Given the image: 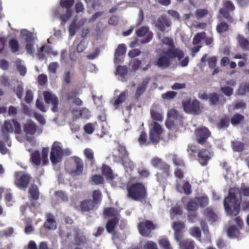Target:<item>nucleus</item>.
Returning a JSON list of instances; mask_svg holds the SVG:
<instances>
[{
    "mask_svg": "<svg viewBox=\"0 0 249 249\" xmlns=\"http://www.w3.org/2000/svg\"><path fill=\"white\" fill-rule=\"evenodd\" d=\"M249 196V186L242 185L239 188H231L228 196L224 200V207L227 214L237 215L240 211L241 196Z\"/></svg>",
    "mask_w": 249,
    "mask_h": 249,
    "instance_id": "1",
    "label": "nucleus"
},
{
    "mask_svg": "<svg viewBox=\"0 0 249 249\" xmlns=\"http://www.w3.org/2000/svg\"><path fill=\"white\" fill-rule=\"evenodd\" d=\"M103 195L99 189L92 192V199H86L81 201L79 207L82 213L90 212L96 210L102 200Z\"/></svg>",
    "mask_w": 249,
    "mask_h": 249,
    "instance_id": "2",
    "label": "nucleus"
},
{
    "mask_svg": "<svg viewBox=\"0 0 249 249\" xmlns=\"http://www.w3.org/2000/svg\"><path fill=\"white\" fill-rule=\"evenodd\" d=\"M0 132L3 138L7 145L10 147L11 142H8L9 139V133L13 132L17 134L21 133V126L17 120L13 119L11 120L5 121L0 128Z\"/></svg>",
    "mask_w": 249,
    "mask_h": 249,
    "instance_id": "3",
    "label": "nucleus"
},
{
    "mask_svg": "<svg viewBox=\"0 0 249 249\" xmlns=\"http://www.w3.org/2000/svg\"><path fill=\"white\" fill-rule=\"evenodd\" d=\"M127 197L137 201H142L147 196L146 189L142 183L132 184L127 188Z\"/></svg>",
    "mask_w": 249,
    "mask_h": 249,
    "instance_id": "4",
    "label": "nucleus"
},
{
    "mask_svg": "<svg viewBox=\"0 0 249 249\" xmlns=\"http://www.w3.org/2000/svg\"><path fill=\"white\" fill-rule=\"evenodd\" d=\"M71 162L69 169V173L72 177L80 176L83 174L84 163L83 160L76 156L71 158Z\"/></svg>",
    "mask_w": 249,
    "mask_h": 249,
    "instance_id": "5",
    "label": "nucleus"
},
{
    "mask_svg": "<svg viewBox=\"0 0 249 249\" xmlns=\"http://www.w3.org/2000/svg\"><path fill=\"white\" fill-rule=\"evenodd\" d=\"M63 157V149L61 143L55 141L51 146L50 159L53 165L61 162Z\"/></svg>",
    "mask_w": 249,
    "mask_h": 249,
    "instance_id": "6",
    "label": "nucleus"
},
{
    "mask_svg": "<svg viewBox=\"0 0 249 249\" xmlns=\"http://www.w3.org/2000/svg\"><path fill=\"white\" fill-rule=\"evenodd\" d=\"M139 233L143 237H150L151 232L158 228V225L154 223L152 221L144 220L140 222L137 226Z\"/></svg>",
    "mask_w": 249,
    "mask_h": 249,
    "instance_id": "7",
    "label": "nucleus"
},
{
    "mask_svg": "<svg viewBox=\"0 0 249 249\" xmlns=\"http://www.w3.org/2000/svg\"><path fill=\"white\" fill-rule=\"evenodd\" d=\"M182 107L185 112L193 114H198L200 111V104L197 99H186L182 101Z\"/></svg>",
    "mask_w": 249,
    "mask_h": 249,
    "instance_id": "8",
    "label": "nucleus"
},
{
    "mask_svg": "<svg viewBox=\"0 0 249 249\" xmlns=\"http://www.w3.org/2000/svg\"><path fill=\"white\" fill-rule=\"evenodd\" d=\"M211 133L206 127H202L196 129L195 131V141L201 145H208V139L210 137Z\"/></svg>",
    "mask_w": 249,
    "mask_h": 249,
    "instance_id": "9",
    "label": "nucleus"
},
{
    "mask_svg": "<svg viewBox=\"0 0 249 249\" xmlns=\"http://www.w3.org/2000/svg\"><path fill=\"white\" fill-rule=\"evenodd\" d=\"M149 126V140L152 143H158L162 133L161 126L157 122H154Z\"/></svg>",
    "mask_w": 249,
    "mask_h": 249,
    "instance_id": "10",
    "label": "nucleus"
},
{
    "mask_svg": "<svg viewBox=\"0 0 249 249\" xmlns=\"http://www.w3.org/2000/svg\"><path fill=\"white\" fill-rule=\"evenodd\" d=\"M233 221L236 225L230 226L227 230L228 236L231 238H237L240 236V231L243 228L244 222L240 216H237L233 219Z\"/></svg>",
    "mask_w": 249,
    "mask_h": 249,
    "instance_id": "11",
    "label": "nucleus"
},
{
    "mask_svg": "<svg viewBox=\"0 0 249 249\" xmlns=\"http://www.w3.org/2000/svg\"><path fill=\"white\" fill-rule=\"evenodd\" d=\"M19 172H16L14 174L15 184L20 189L25 190L29 186L32 177L28 174H22L19 176Z\"/></svg>",
    "mask_w": 249,
    "mask_h": 249,
    "instance_id": "12",
    "label": "nucleus"
},
{
    "mask_svg": "<svg viewBox=\"0 0 249 249\" xmlns=\"http://www.w3.org/2000/svg\"><path fill=\"white\" fill-rule=\"evenodd\" d=\"M118 155H113L114 160L124 164L128 160L129 154L126 147L122 144H119L117 146Z\"/></svg>",
    "mask_w": 249,
    "mask_h": 249,
    "instance_id": "13",
    "label": "nucleus"
},
{
    "mask_svg": "<svg viewBox=\"0 0 249 249\" xmlns=\"http://www.w3.org/2000/svg\"><path fill=\"white\" fill-rule=\"evenodd\" d=\"M213 152L206 148L199 150L197 153V160L202 166H206L213 156Z\"/></svg>",
    "mask_w": 249,
    "mask_h": 249,
    "instance_id": "14",
    "label": "nucleus"
},
{
    "mask_svg": "<svg viewBox=\"0 0 249 249\" xmlns=\"http://www.w3.org/2000/svg\"><path fill=\"white\" fill-rule=\"evenodd\" d=\"M23 131L26 137L35 135L36 132L38 133H41L39 127L31 120H28L23 125Z\"/></svg>",
    "mask_w": 249,
    "mask_h": 249,
    "instance_id": "15",
    "label": "nucleus"
},
{
    "mask_svg": "<svg viewBox=\"0 0 249 249\" xmlns=\"http://www.w3.org/2000/svg\"><path fill=\"white\" fill-rule=\"evenodd\" d=\"M149 28L147 26H143L140 28L136 30L135 33L139 37H142L146 35L144 38L141 40L142 44H145L150 42L153 37V34L152 32H149Z\"/></svg>",
    "mask_w": 249,
    "mask_h": 249,
    "instance_id": "16",
    "label": "nucleus"
},
{
    "mask_svg": "<svg viewBox=\"0 0 249 249\" xmlns=\"http://www.w3.org/2000/svg\"><path fill=\"white\" fill-rule=\"evenodd\" d=\"M163 53L167 55L169 59L177 58L178 61H180L184 56V52L179 48L171 47L168 48Z\"/></svg>",
    "mask_w": 249,
    "mask_h": 249,
    "instance_id": "17",
    "label": "nucleus"
},
{
    "mask_svg": "<svg viewBox=\"0 0 249 249\" xmlns=\"http://www.w3.org/2000/svg\"><path fill=\"white\" fill-rule=\"evenodd\" d=\"M185 225L182 222L176 221L172 224V228L174 231V237L176 241H179L182 238V231Z\"/></svg>",
    "mask_w": 249,
    "mask_h": 249,
    "instance_id": "18",
    "label": "nucleus"
},
{
    "mask_svg": "<svg viewBox=\"0 0 249 249\" xmlns=\"http://www.w3.org/2000/svg\"><path fill=\"white\" fill-rule=\"evenodd\" d=\"M44 98L45 102L47 104L51 103L53 105L52 110L53 112H55L57 110L58 100L57 97L52 94L49 91H45L43 93Z\"/></svg>",
    "mask_w": 249,
    "mask_h": 249,
    "instance_id": "19",
    "label": "nucleus"
},
{
    "mask_svg": "<svg viewBox=\"0 0 249 249\" xmlns=\"http://www.w3.org/2000/svg\"><path fill=\"white\" fill-rule=\"evenodd\" d=\"M226 86H221L220 90L226 96H231L233 94V87L236 85V82L233 79H229L225 82Z\"/></svg>",
    "mask_w": 249,
    "mask_h": 249,
    "instance_id": "20",
    "label": "nucleus"
},
{
    "mask_svg": "<svg viewBox=\"0 0 249 249\" xmlns=\"http://www.w3.org/2000/svg\"><path fill=\"white\" fill-rule=\"evenodd\" d=\"M171 64L170 60L167 55L161 54L154 62V65L159 68L165 69L168 68Z\"/></svg>",
    "mask_w": 249,
    "mask_h": 249,
    "instance_id": "21",
    "label": "nucleus"
},
{
    "mask_svg": "<svg viewBox=\"0 0 249 249\" xmlns=\"http://www.w3.org/2000/svg\"><path fill=\"white\" fill-rule=\"evenodd\" d=\"M150 115L154 122H162L163 115L161 108L159 106H154L150 109Z\"/></svg>",
    "mask_w": 249,
    "mask_h": 249,
    "instance_id": "22",
    "label": "nucleus"
},
{
    "mask_svg": "<svg viewBox=\"0 0 249 249\" xmlns=\"http://www.w3.org/2000/svg\"><path fill=\"white\" fill-rule=\"evenodd\" d=\"M200 98L204 100L208 99L211 105H217L219 102V95L216 92H213L209 94L204 92L201 95Z\"/></svg>",
    "mask_w": 249,
    "mask_h": 249,
    "instance_id": "23",
    "label": "nucleus"
},
{
    "mask_svg": "<svg viewBox=\"0 0 249 249\" xmlns=\"http://www.w3.org/2000/svg\"><path fill=\"white\" fill-rule=\"evenodd\" d=\"M150 79V77L148 76L144 78L141 84L138 86L135 93V97L136 99H138L140 96L144 92Z\"/></svg>",
    "mask_w": 249,
    "mask_h": 249,
    "instance_id": "24",
    "label": "nucleus"
},
{
    "mask_svg": "<svg viewBox=\"0 0 249 249\" xmlns=\"http://www.w3.org/2000/svg\"><path fill=\"white\" fill-rule=\"evenodd\" d=\"M46 220L44 224V227L48 230H55L57 228V224L53 214L48 213L46 214Z\"/></svg>",
    "mask_w": 249,
    "mask_h": 249,
    "instance_id": "25",
    "label": "nucleus"
},
{
    "mask_svg": "<svg viewBox=\"0 0 249 249\" xmlns=\"http://www.w3.org/2000/svg\"><path fill=\"white\" fill-rule=\"evenodd\" d=\"M155 25L160 31L164 32L166 27H169L170 26V23L165 17L162 16L158 19Z\"/></svg>",
    "mask_w": 249,
    "mask_h": 249,
    "instance_id": "26",
    "label": "nucleus"
},
{
    "mask_svg": "<svg viewBox=\"0 0 249 249\" xmlns=\"http://www.w3.org/2000/svg\"><path fill=\"white\" fill-rule=\"evenodd\" d=\"M230 118L228 115H224L219 119L216 124L218 129H224L228 128L230 124Z\"/></svg>",
    "mask_w": 249,
    "mask_h": 249,
    "instance_id": "27",
    "label": "nucleus"
},
{
    "mask_svg": "<svg viewBox=\"0 0 249 249\" xmlns=\"http://www.w3.org/2000/svg\"><path fill=\"white\" fill-rule=\"evenodd\" d=\"M119 221V217H113L109 219L106 226L107 231L109 233H115V229Z\"/></svg>",
    "mask_w": 249,
    "mask_h": 249,
    "instance_id": "28",
    "label": "nucleus"
},
{
    "mask_svg": "<svg viewBox=\"0 0 249 249\" xmlns=\"http://www.w3.org/2000/svg\"><path fill=\"white\" fill-rule=\"evenodd\" d=\"M84 155L86 158L87 164L92 166L95 163L93 150L90 148H86L84 151Z\"/></svg>",
    "mask_w": 249,
    "mask_h": 249,
    "instance_id": "29",
    "label": "nucleus"
},
{
    "mask_svg": "<svg viewBox=\"0 0 249 249\" xmlns=\"http://www.w3.org/2000/svg\"><path fill=\"white\" fill-rule=\"evenodd\" d=\"M177 241L178 242L180 249H195V242L192 239H180Z\"/></svg>",
    "mask_w": 249,
    "mask_h": 249,
    "instance_id": "30",
    "label": "nucleus"
},
{
    "mask_svg": "<svg viewBox=\"0 0 249 249\" xmlns=\"http://www.w3.org/2000/svg\"><path fill=\"white\" fill-rule=\"evenodd\" d=\"M102 173L107 179L112 180L114 179L115 177L111 168L106 165H103L102 167Z\"/></svg>",
    "mask_w": 249,
    "mask_h": 249,
    "instance_id": "31",
    "label": "nucleus"
},
{
    "mask_svg": "<svg viewBox=\"0 0 249 249\" xmlns=\"http://www.w3.org/2000/svg\"><path fill=\"white\" fill-rule=\"evenodd\" d=\"M104 215L108 217H119V213L116 208L114 207H107L105 208L103 211Z\"/></svg>",
    "mask_w": 249,
    "mask_h": 249,
    "instance_id": "32",
    "label": "nucleus"
},
{
    "mask_svg": "<svg viewBox=\"0 0 249 249\" xmlns=\"http://www.w3.org/2000/svg\"><path fill=\"white\" fill-rule=\"evenodd\" d=\"M208 54L205 53L203 55L202 58H201V62L202 63H205L208 61V66L210 69L214 68L215 67L216 64L217 63V58L215 56H213L210 57L207 59Z\"/></svg>",
    "mask_w": 249,
    "mask_h": 249,
    "instance_id": "33",
    "label": "nucleus"
},
{
    "mask_svg": "<svg viewBox=\"0 0 249 249\" xmlns=\"http://www.w3.org/2000/svg\"><path fill=\"white\" fill-rule=\"evenodd\" d=\"M244 119L245 117L243 115L236 113L230 118V122L233 126H235L240 124Z\"/></svg>",
    "mask_w": 249,
    "mask_h": 249,
    "instance_id": "34",
    "label": "nucleus"
},
{
    "mask_svg": "<svg viewBox=\"0 0 249 249\" xmlns=\"http://www.w3.org/2000/svg\"><path fill=\"white\" fill-rule=\"evenodd\" d=\"M29 194L31 198L36 200L39 197V191L38 187L36 184H32L29 189Z\"/></svg>",
    "mask_w": 249,
    "mask_h": 249,
    "instance_id": "35",
    "label": "nucleus"
},
{
    "mask_svg": "<svg viewBox=\"0 0 249 249\" xmlns=\"http://www.w3.org/2000/svg\"><path fill=\"white\" fill-rule=\"evenodd\" d=\"M204 214L209 221L214 222L217 219V216L214 211L209 207L205 209Z\"/></svg>",
    "mask_w": 249,
    "mask_h": 249,
    "instance_id": "36",
    "label": "nucleus"
},
{
    "mask_svg": "<svg viewBox=\"0 0 249 249\" xmlns=\"http://www.w3.org/2000/svg\"><path fill=\"white\" fill-rule=\"evenodd\" d=\"M231 145L234 152H241L245 149V143L238 141H233L231 142Z\"/></svg>",
    "mask_w": 249,
    "mask_h": 249,
    "instance_id": "37",
    "label": "nucleus"
},
{
    "mask_svg": "<svg viewBox=\"0 0 249 249\" xmlns=\"http://www.w3.org/2000/svg\"><path fill=\"white\" fill-rule=\"evenodd\" d=\"M239 46L245 50H249V42L242 35H239L237 37Z\"/></svg>",
    "mask_w": 249,
    "mask_h": 249,
    "instance_id": "38",
    "label": "nucleus"
},
{
    "mask_svg": "<svg viewBox=\"0 0 249 249\" xmlns=\"http://www.w3.org/2000/svg\"><path fill=\"white\" fill-rule=\"evenodd\" d=\"M9 46L13 53H17L19 51L18 42L15 38H13L9 41Z\"/></svg>",
    "mask_w": 249,
    "mask_h": 249,
    "instance_id": "39",
    "label": "nucleus"
},
{
    "mask_svg": "<svg viewBox=\"0 0 249 249\" xmlns=\"http://www.w3.org/2000/svg\"><path fill=\"white\" fill-rule=\"evenodd\" d=\"M195 199L198 204V206L199 205L200 207L203 208L207 206L209 202V198L206 195L196 197Z\"/></svg>",
    "mask_w": 249,
    "mask_h": 249,
    "instance_id": "40",
    "label": "nucleus"
},
{
    "mask_svg": "<svg viewBox=\"0 0 249 249\" xmlns=\"http://www.w3.org/2000/svg\"><path fill=\"white\" fill-rule=\"evenodd\" d=\"M74 3V0H61L60 5L62 8H66L67 11L72 12L71 7L73 6Z\"/></svg>",
    "mask_w": 249,
    "mask_h": 249,
    "instance_id": "41",
    "label": "nucleus"
},
{
    "mask_svg": "<svg viewBox=\"0 0 249 249\" xmlns=\"http://www.w3.org/2000/svg\"><path fill=\"white\" fill-rule=\"evenodd\" d=\"M229 28V25L224 21L220 22L217 25L216 30L219 34H222L227 32Z\"/></svg>",
    "mask_w": 249,
    "mask_h": 249,
    "instance_id": "42",
    "label": "nucleus"
},
{
    "mask_svg": "<svg viewBox=\"0 0 249 249\" xmlns=\"http://www.w3.org/2000/svg\"><path fill=\"white\" fill-rule=\"evenodd\" d=\"M126 92L124 91L122 92L118 96L113 104V106L115 107L116 109L118 108L119 105L121 104L125 101L126 98Z\"/></svg>",
    "mask_w": 249,
    "mask_h": 249,
    "instance_id": "43",
    "label": "nucleus"
},
{
    "mask_svg": "<svg viewBox=\"0 0 249 249\" xmlns=\"http://www.w3.org/2000/svg\"><path fill=\"white\" fill-rule=\"evenodd\" d=\"M31 160L32 162L36 166L40 164V154L38 150L35 151L31 154Z\"/></svg>",
    "mask_w": 249,
    "mask_h": 249,
    "instance_id": "44",
    "label": "nucleus"
},
{
    "mask_svg": "<svg viewBox=\"0 0 249 249\" xmlns=\"http://www.w3.org/2000/svg\"><path fill=\"white\" fill-rule=\"evenodd\" d=\"M126 51V47L124 44L118 45L115 52V59L117 60V57L125 54Z\"/></svg>",
    "mask_w": 249,
    "mask_h": 249,
    "instance_id": "45",
    "label": "nucleus"
},
{
    "mask_svg": "<svg viewBox=\"0 0 249 249\" xmlns=\"http://www.w3.org/2000/svg\"><path fill=\"white\" fill-rule=\"evenodd\" d=\"M21 62V60L18 59L15 61V65L20 75L24 76L27 73V69L25 66L22 65Z\"/></svg>",
    "mask_w": 249,
    "mask_h": 249,
    "instance_id": "46",
    "label": "nucleus"
},
{
    "mask_svg": "<svg viewBox=\"0 0 249 249\" xmlns=\"http://www.w3.org/2000/svg\"><path fill=\"white\" fill-rule=\"evenodd\" d=\"M138 142L140 145H148L151 142L147 140V135L145 131H142L141 132L140 135L138 139Z\"/></svg>",
    "mask_w": 249,
    "mask_h": 249,
    "instance_id": "47",
    "label": "nucleus"
},
{
    "mask_svg": "<svg viewBox=\"0 0 249 249\" xmlns=\"http://www.w3.org/2000/svg\"><path fill=\"white\" fill-rule=\"evenodd\" d=\"M198 149L196 145L193 144H189L187 147V151L189 156L191 158H195L196 153H198Z\"/></svg>",
    "mask_w": 249,
    "mask_h": 249,
    "instance_id": "48",
    "label": "nucleus"
},
{
    "mask_svg": "<svg viewBox=\"0 0 249 249\" xmlns=\"http://www.w3.org/2000/svg\"><path fill=\"white\" fill-rule=\"evenodd\" d=\"M172 161L176 166L182 167L185 166V163L182 158L177 154L173 155Z\"/></svg>",
    "mask_w": 249,
    "mask_h": 249,
    "instance_id": "49",
    "label": "nucleus"
},
{
    "mask_svg": "<svg viewBox=\"0 0 249 249\" xmlns=\"http://www.w3.org/2000/svg\"><path fill=\"white\" fill-rule=\"evenodd\" d=\"M159 244L163 249H173L167 237H163L159 241Z\"/></svg>",
    "mask_w": 249,
    "mask_h": 249,
    "instance_id": "50",
    "label": "nucleus"
},
{
    "mask_svg": "<svg viewBox=\"0 0 249 249\" xmlns=\"http://www.w3.org/2000/svg\"><path fill=\"white\" fill-rule=\"evenodd\" d=\"M69 110L72 114L73 119L79 118L81 109L78 107L74 105H71L69 108Z\"/></svg>",
    "mask_w": 249,
    "mask_h": 249,
    "instance_id": "51",
    "label": "nucleus"
},
{
    "mask_svg": "<svg viewBox=\"0 0 249 249\" xmlns=\"http://www.w3.org/2000/svg\"><path fill=\"white\" fill-rule=\"evenodd\" d=\"M209 14V11L207 9H198L195 15L197 19L199 20Z\"/></svg>",
    "mask_w": 249,
    "mask_h": 249,
    "instance_id": "52",
    "label": "nucleus"
},
{
    "mask_svg": "<svg viewBox=\"0 0 249 249\" xmlns=\"http://www.w3.org/2000/svg\"><path fill=\"white\" fill-rule=\"evenodd\" d=\"M206 33L204 32L198 33L195 35L193 39V44L194 45L198 44L202 39L205 37Z\"/></svg>",
    "mask_w": 249,
    "mask_h": 249,
    "instance_id": "53",
    "label": "nucleus"
},
{
    "mask_svg": "<svg viewBox=\"0 0 249 249\" xmlns=\"http://www.w3.org/2000/svg\"><path fill=\"white\" fill-rule=\"evenodd\" d=\"M79 94V89H75L69 91L65 94V97L67 100L71 101L75 98Z\"/></svg>",
    "mask_w": 249,
    "mask_h": 249,
    "instance_id": "54",
    "label": "nucleus"
},
{
    "mask_svg": "<svg viewBox=\"0 0 249 249\" xmlns=\"http://www.w3.org/2000/svg\"><path fill=\"white\" fill-rule=\"evenodd\" d=\"M182 188L184 194L186 195H189L192 193L191 185L187 180H183Z\"/></svg>",
    "mask_w": 249,
    "mask_h": 249,
    "instance_id": "55",
    "label": "nucleus"
},
{
    "mask_svg": "<svg viewBox=\"0 0 249 249\" xmlns=\"http://www.w3.org/2000/svg\"><path fill=\"white\" fill-rule=\"evenodd\" d=\"M198 208L196 201L191 199L187 203L186 208L190 212H195Z\"/></svg>",
    "mask_w": 249,
    "mask_h": 249,
    "instance_id": "56",
    "label": "nucleus"
},
{
    "mask_svg": "<svg viewBox=\"0 0 249 249\" xmlns=\"http://www.w3.org/2000/svg\"><path fill=\"white\" fill-rule=\"evenodd\" d=\"M157 180L160 184L166 183L167 178L170 176L164 173L158 172L156 174Z\"/></svg>",
    "mask_w": 249,
    "mask_h": 249,
    "instance_id": "57",
    "label": "nucleus"
},
{
    "mask_svg": "<svg viewBox=\"0 0 249 249\" xmlns=\"http://www.w3.org/2000/svg\"><path fill=\"white\" fill-rule=\"evenodd\" d=\"M177 95V92L174 91H169L161 94V97L164 100H171Z\"/></svg>",
    "mask_w": 249,
    "mask_h": 249,
    "instance_id": "58",
    "label": "nucleus"
},
{
    "mask_svg": "<svg viewBox=\"0 0 249 249\" xmlns=\"http://www.w3.org/2000/svg\"><path fill=\"white\" fill-rule=\"evenodd\" d=\"M127 68L125 66H118L116 68V74L124 77L127 73Z\"/></svg>",
    "mask_w": 249,
    "mask_h": 249,
    "instance_id": "59",
    "label": "nucleus"
},
{
    "mask_svg": "<svg viewBox=\"0 0 249 249\" xmlns=\"http://www.w3.org/2000/svg\"><path fill=\"white\" fill-rule=\"evenodd\" d=\"M59 68V64L56 62H51L48 66V71L50 73L55 74Z\"/></svg>",
    "mask_w": 249,
    "mask_h": 249,
    "instance_id": "60",
    "label": "nucleus"
},
{
    "mask_svg": "<svg viewBox=\"0 0 249 249\" xmlns=\"http://www.w3.org/2000/svg\"><path fill=\"white\" fill-rule=\"evenodd\" d=\"M167 116L169 119L177 120L180 117L178 112L174 108L171 109L168 111Z\"/></svg>",
    "mask_w": 249,
    "mask_h": 249,
    "instance_id": "61",
    "label": "nucleus"
},
{
    "mask_svg": "<svg viewBox=\"0 0 249 249\" xmlns=\"http://www.w3.org/2000/svg\"><path fill=\"white\" fill-rule=\"evenodd\" d=\"M91 179L96 185L102 184L104 182L103 177L100 175L95 174L93 175L91 178Z\"/></svg>",
    "mask_w": 249,
    "mask_h": 249,
    "instance_id": "62",
    "label": "nucleus"
},
{
    "mask_svg": "<svg viewBox=\"0 0 249 249\" xmlns=\"http://www.w3.org/2000/svg\"><path fill=\"white\" fill-rule=\"evenodd\" d=\"M230 11L226 10L225 8H221L219 9V13L225 18L229 22H232L233 21L232 18L230 14Z\"/></svg>",
    "mask_w": 249,
    "mask_h": 249,
    "instance_id": "63",
    "label": "nucleus"
},
{
    "mask_svg": "<svg viewBox=\"0 0 249 249\" xmlns=\"http://www.w3.org/2000/svg\"><path fill=\"white\" fill-rule=\"evenodd\" d=\"M166 163L162 159L159 158H155L151 160L152 164L155 167L160 169L162 165Z\"/></svg>",
    "mask_w": 249,
    "mask_h": 249,
    "instance_id": "64",
    "label": "nucleus"
}]
</instances>
